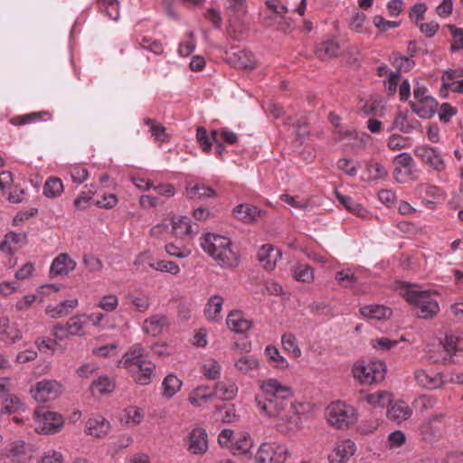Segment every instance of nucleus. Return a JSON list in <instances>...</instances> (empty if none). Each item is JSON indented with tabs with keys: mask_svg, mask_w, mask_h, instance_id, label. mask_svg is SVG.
Segmentation results:
<instances>
[{
	"mask_svg": "<svg viewBox=\"0 0 463 463\" xmlns=\"http://www.w3.org/2000/svg\"><path fill=\"white\" fill-rule=\"evenodd\" d=\"M260 393L256 396V405L265 416L283 417L293 396L291 388L276 378L260 381Z\"/></svg>",
	"mask_w": 463,
	"mask_h": 463,
	"instance_id": "nucleus-1",
	"label": "nucleus"
},
{
	"mask_svg": "<svg viewBox=\"0 0 463 463\" xmlns=\"http://www.w3.org/2000/svg\"><path fill=\"white\" fill-rule=\"evenodd\" d=\"M118 366L128 370L134 382L140 385L149 384L156 375V365L140 344L129 347L119 360Z\"/></svg>",
	"mask_w": 463,
	"mask_h": 463,
	"instance_id": "nucleus-2",
	"label": "nucleus"
},
{
	"mask_svg": "<svg viewBox=\"0 0 463 463\" xmlns=\"http://www.w3.org/2000/svg\"><path fill=\"white\" fill-rule=\"evenodd\" d=\"M401 294L419 318L431 319L439 312L438 301L429 291L421 290L417 285L402 283Z\"/></svg>",
	"mask_w": 463,
	"mask_h": 463,
	"instance_id": "nucleus-3",
	"label": "nucleus"
},
{
	"mask_svg": "<svg viewBox=\"0 0 463 463\" xmlns=\"http://www.w3.org/2000/svg\"><path fill=\"white\" fill-rule=\"evenodd\" d=\"M229 238L214 233H206L200 238L202 249L222 267L238 265V255L231 248Z\"/></svg>",
	"mask_w": 463,
	"mask_h": 463,
	"instance_id": "nucleus-4",
	"label": "nucleus"
},
{
	"mask_svg": "<svg viewBox=\"0 0 463 463\" xmlns=\"http://www.w3.org/2000/svg\"><path fill=\"white\" fill-rule=\"evenodd\" d=\"M326 417L331 426L338 430H346L356 423L358 415L353 406L336 401L326 407Z\"/></svg>",
	"mask_w": 463,
	"mask_h": 463,
	"instance_id": "nucleus-5",
	"label": "nucleus"
},
{
	"mask_svg": "<svg viewBox=\"0 0 463 463\" xmlns=\"http://www.w3.org/2000/svg\"><path fill=\"white\" fill-rule=\"evenodd\" d=\"M63 426L61 415L42 407L34 411V430L39 433L58 432Z\"/></svg>",
	"mask_w": 463,
	"mask_h": 463,
	"instance_id": "nucleus-6",
	"label": "nucleus"
},
{
	"mask_svg": "<svg viewBox=\"0 0 463 463\" xmlns=\"http://www.w3.org/2000/svg\"><path fill=\"white\" fill-rule=\"evenodd\" d=\"M289 455L285 444L279 442L262 443L255 457L256 463H284Z\"/></svg>",
	"mask_w": 463,
	"mask_h": 463,
	"instance_id": "nucleus-7",
	"label": "nucleus"
},
{
	"mask_svg": "<svg viewBox=\"0 0 463 463\" xmlns=\"http://www.w3.org/2000/svg\"><path fill=\"white\" fill-rule=\"evenodd\" d=\"M352 373L360 383L372 384L384 378L385 368L382 362L368 364H356L353 366Z\"/></svg>",
	"mask_w": 463,
	"mask_h": 463,
	"instance_id": "nucleus-8",
	"label": "nucleus"
},
{
	"mask_svg": "<svg viewBox=\"0 0 463 463\" xmlns=\"http://www.w3.org/2000/svg\"><path fill=\"white\" fill-rule=\"evenodd\" d=\"M413 152L415 156H417L423 164L430 166L434 171L438 173L445 171V160L437 147L421 145L417 146Z\"/></svg>",
	"mask_w": 463,
	"mask_h": 463,
	"instance_id": "nucleus-9",
	"label": "nucleus"
},
{
	"mask_svg": "<svg viewBox=\"0 0 463 463\" xmlns=\"http://www.w3.org/2000/svg\"><path fill=\"white\" fill-rule=\"evenodd\" d=\"M62 392V386L54 380L38 382L31 390L33 397L39 402H46L57 399Z\"/></svg>",
	"mask_w": 463,
	"mask_h": 463,
	"instance_id": "nucleus-10",
	"label": "nucleus"
},
{
	"mask_svg": "<svg viewBox=\"0 0 463 463\" xmlns=\"http://www.w3.org/2000/svg\"><path fill=\"white\" fill-rule=\"evenodd\" d=\"M356 450L355 443L350 439L337 440L328 454L329 463H346Z\"/></svg>",
	"mask_w": 463,
	"mask_h": 463,
	"instance_id": "nucleus-11",
	"label": "nucleus"
},
{
	"mask_svg": "<svg viewBox=\"0 0 463 463\" xmlns=\"http://www.w3.org/2000/svg\"><path fill=\"white\" fill-rule=\"evenodd\" d=\"M394 129H398L402 133L411 134L414 131L422 132V126L420 122L415 118H410L407 112H399L394 120L388 129V131H392Z\"/></svg>",
	"mask_w": 463,
	"mask_h": 463,
	"instance_id": "nucleus-12",
	"label": "nucleus"
},
{
	"mask_svg": "<svg viewBox=\"0 0 463 463\" xmlns=\"http://www.w3.org/2000/svg\"><path fill=\"white\" fill-rule=\"evenodd\" d=\"M188 451L193 455H203L208 449V435L204 429L195 428L188 436Z\"/></svg>",
	"mask_w": 463,
	"mask_h": 463,
	"instance_id": "nucleus-13",
	"label": "nucleus"
},
{
	"mask_svg": "<svg viewBox=\"0 0 463 463\" xmlns=\"http://www.w3.org/2000/svg\"><path fill=\"white\" fill-rule=\"evenodd\" d=\"M414 379L420 386L429 390L441 388L446 383L441 373L428 372L423 369L415 371Z\"/></svg>",
	"mask_w": 463,
	"mask_h": 463,
	"instance_id": "nucleus-14",
	"label": "nucleus"
},
{
	"mask_svg": "<svg viewBox=\"0 0 463 463\" xmlns=\"http://www.w3.org/2000/svg\"><path fill=\"white\" fill-rule=\"evenodd\" d=\"M168 326L169 320L165 315L156 314L145 319L142 328L146 334L157 336L163 334L168 328Z\"/></svg>",
	"mask_w": 463,
	"mask_h": 463,
	"instance_id": "nucleus-15",
	"label": "nucleus"
},
{
	"mask_svg": "<svg viewBox=\"0 0 463 463\" xmlns=\"http://www.w3.org/2000/svg\"><path fill=\"white\" fill-rule=\"evenodd\" d=\"M33 448L24 441H16L11 444L7 452V458L14 463H26L33 458Z\"/></svg>",
	"mask_w": 463,
	"mask_h": 463,
	"instance_id": "nucleus-16",
	"label": "nucleus"
},
{
	"mask_svg": "<svg viewBox=\"0 0 463 463\" xmlns=\"http://www.w3.org/2000/svg\"><path fill=\"white\" fill-rule=\"evenodd\" d=\"M76 268V262L67 254H59L52 261L50 269L52 276H65Z\"/></svg>",
	"mask_w": 463,
	"mask_h": 463,
	"instance_id": "nucleus-17",
	"label": "nucleus"
},
{
	"mask_svg": "<svg viewBox=\"0 0 463 463\" xmlns=\"http://www.w3.org/2000/svg\"><path fill=\"white\" fill-rule=\"evenodd\" d=\"M227 326L233 332L243 334L249 331L252 326V322L247 319L242 312L239 310H232L226 319Z\"/></svg>",
	"mask_w": 463,
	"mask_h": 463,
	"instance_id": "nucleus-18",
	"label": "nucleus"
},
{
	"mask_svg": "<svg viewBox=\"0 0 463 463\" xmlns=\"http://www.w3.org/2000/svg\"><path fill=\"white\" fill-rule=\"evenodd\" d=\"M86 429L89 435L102 438L109 433L110 423L104 417L96 415L89 418L86 422Z\"/></svg>",
	"mask_w": 463,
	"mask_h": 463,
	"instance_id": "nucleus-19",
	"label": "nucleus"
},
{
	"mask_svg": "<svg viewBox=\"0 0 463 463\" xmlns=\"http://www.w3.org/2000/svg\"><path fill=\"white\" fill-rule=\"evenodd\" d=\"M172 233L177 238L193 236L197 232L194 231L191 220L187 216H174L171 218Z\"/></svg>",
	"mask_w": 463,
	"mask_h": 463,
	"instance_id": "nucleus-20",
	"label": "nucleus"
},
{
	"mask_svg": "<svg viewBox=\"0 0 463 463\" xmlns=\"http://www.w3.org/2000/svg\"><path fill=\"white\" fill-rule=\"evenodd\" d=\"M412 415V409L403 401L395 402L387 411V418L401 424Z\"/></svg>",
	"mask_w": 463,
	"mask_h": 463,
	"instance_id": "nucleus-21",
	"label": "nucleus"
},
{
	"mask_svg": "<svg viewBox=\"0 0 463 463\" xmlns=\"http://www.w3.org/2000/svg\"><path fill=\"white\" fill-rule=\"evenodd\" d=\"M279 257V251L269 244L263 245L257 253L258 260L262 263L263 268L267 270H272L275 268Z\"/></svg>",
	"mask_w": 463,
	"mask_h": 463,
	"instance_id": "nucleus-22",
	"label": "nucleus"
},
{
	"mask_svg": "<svg viewBox=\"0 0 463 463\" xmlns=\"http://www.w3.org/2000/svg\"><path fill=\"white\" fill-rule=\"evenodd\" d=\"M78 299L71 298L58 303L57 305H49L45 312L52 318H59L67 316L71 310L78 307Z\"/></svg>",
	"mask_w": 463,
	"mask_h": 463,
	"instance_id": "nucleus-23",
	"label": "nucleus"
},
{
	"mask_svg": "<svg viewBox=\"0 0 463 463\" xmlns=\"http://www.w3.org/2000/svg\"><path fill=\"white\" fill-rule=\"evenodd\" d=\"M411 110L421 118H430L437 111L438 102L433 99H425L423 102L410 101Z\"/></svg>",
	"mask_w": 463,
	"mask_h": 463,
	"instance_id": "nucleus-24",
	"label": "nucleus"
},
{
	"mask_svg": "<svg viewBox=\"0 0 463 463\" xmlns=\"http://www.w3.org/2000/svg\"><path fill=\"white\" fill-rule=\"evenodd\" d=\"M360 313L364 317L377 320L388 319L392 315V309L383 305H368L362 307Z\"/></svg>",
	"mask_w": 463,
	"mask_h": 463,
	"instance_id": "nucleus-25",
	"label": "nucleus"
},
{
	"mask_svg": "<svg viewBox=\"0 0 463 463\" xmlns=\"http://www.w3.org/2000/svg\"><path fill=\"white\" fill-rule=\"evenodd\" d=\"M213 392L214 397L220 400L231 401L237 395L238 387L232 381H222L215 384Z\"/></svg>",
	"mask_w": 463,
	"mask_h": 463,
	"instance_id": "nucleus-26",
	"label": "nucleus"
},
{
	"mask_svg": "<svg viewBox=\"0 0 463 463\" xmlns=\"http://www.w3.org/2000/svg\"><path fill=\"white\" fill-rule=\"evenodd\" d=\"M223 305V298L219 295H213L209 299L204 308V316L209 321L217 322L221 320V311Z\"/></svg>",
	"mask_w": 463,
	"mask_h": 463,
	"instance_id": "nucleus-27",
	"label": "nucleus"
},
{
	"mask_svg": "<svg viewBox=\"0 0 463 463\" xmlns=\"http://www.w3.org/2000/svg\"><path fill=\"white\" fill-rule=\"evenodd\" d=\"M234 216L244 223H250L257 220L261 211L250 204H240L233 210Z\"/></svg>",
	"mask_w": 463,
	"mask_h": 463,
	"instance_id": "nucleus-28",
	"label": "nucleus"
},
{
	"mask_svg": "<svg viewBox=\"0 0 463 463\" xmlns=\"http://www.w3.org/2000/svg\"><path fill=\"white\" fill-rule=\"evenodd\" d=\"M234 366L241 373L252 376L259 370L260 362L251 355H243L235 361Z\"/></svg>",
	"mask_w": 463,
	"mask_h": 463,
	"instance_id": "nucleus-29",
	"label": "nucleus"
},
{
	"mask_svg": "<svg viewBox=\"0 0 463 463\" xmlns=\"http://www.w3.org/2000/svg\"><path fill=\"white\" fill-rule=\"evenodd\" d=\"M335 194L339 203L343 204L348 212L362 218H365L367 216L368 211L361 203L354 201L352 197L344 195L338 191H335Z\"/></svg>",
	"mask_w": 463,
	"mask_h": 463,
	"instance_id": "nucleus-30",
	"label": "nucleus"
},
{
	"mask_svg": "<svg viewBox=\"0 0 463 463\" xmlns=\"http://www.w3.org/2000/svg\"><path fill=\"white\" fill-rule=\"evenodd\" d=\"M230 60L239 69L252 70L255 67L254 55L249 51H238L233 53Z\"/></svg>",
	"mask_w": 463,
	"mask_h": 463,
	"instance_id": "nucleus-31",
	"label": "nucleus"
},
{
	"mask_svg": "<svg viewBox=\"0 0 463 463\" xmlns=\"http://www.w3.org/2000/svg\"><path fill=\"white\" fill-rule=\"evenodd\" d=\"M213 397H214L213 390L207 385H201L191 392L188 401L194 406L199 407Z\"/></svg>",
	"mask_w": 463,
	"mask_h": 463,
	"instance_id": "nucleus-32",
	"label": "nucleus"
},
{
	"mask_svg": "<svg viewBox=\"0 0 463 463\" xmlns=\"http://www.w3.org/2000/svg\"><path fill=\"white\" fill-rule=\"evenodd\" d=\"M87 325V315H76L71 317L66 323V335H80L83 334Z\"/></svg>",
	"mask_w": 463,
	"mask_h": 463,
	"instance_id": "nucleus-33",
	"label": "nucleus"
},
{
	"mask_svg": "<svg viewBox=\"0 0 463 463\" xmlns=\"http://www.w3.org/2000/svg\"><path fill=\"white\" fill-rule=\"evenodd\" d=\"M441 345L450 357L463 351V339L453 334H447Z\"/></svg>",
	"mask_w": 463,
	"mask_h": 463,
	"instance_id": "nucleus-34",
	"label": "nucleus"
},
{
	"mask_svg": "<svg viewBox=\"0 0 463 463\" xmlns=\"http://www.w3.org/2000/svg\"><path fill=\"white\" fill-rule=\"evenodd\" d=\"M115 383L107 375L99 376L90 385V391L93 394H108L114 391Z\"/></svg>",
	"mask_w": 463,
	"mask_h": 463,
	"instance_id": "nucleus-35",
	"label": "nucleus"
},
{
	"mask_svg": "<svg viewBox=\"0 0 463 463\" xmlns=\"http://www.w3.org/2000/svg\"><path fill=\"white\" fill-rule=\"evenodd\" d=\"M186 194L191 199L210 198L215 195V191L203 184H190L186 187Z\"/></svg>",
	"mask_w": 463,
	"mask_h": 463,
	"instance_id": "nucleus-36",
	"label": "nucleus"
},
{
	"mask_svg": "<svg viewBox=\"0 0 463 463\" xmlns=\"http://www.w3.org/2000/svg\"><path fill=\"white\" fill-rule=\"evenodd\" d=\"M182 386V381L174 374H168L162 383L163 396L172 398Z\"/></svg>",
	"mask_w": 463,
	"mask_h": 463,
	"instance_id": "nucleus-37",
	"label": "nucleus"
},
{
	"mask_svg": "<svg viewBox=\"0 0 463 463\" xmlns=\"http://www.w3.org/2000/svg\"><path fill=\"white\" fill-rule=\"evenodd\" d=\"M126 298L134 309L140 313L146 312L151 306V299L147 295L129 293L126 296Z\"/></svg>",
	"mask_w": 463,
	"mask_h": 463,
	"instance_id": "nucleus-38",
	"label": "nucleus"
},
{
	"mask_svg": "<svg viewBox=\"0 0 463 463\" xmlns=\"http://www.w3.org/2000/svg\"><path fill=\"white\" fill-rule=\"evenodd\" d=\"M252 447V440L250 435L244 433L241 434L237 439L233 440L231 445V450L233 454L244 455L248 453Z\"/></svg>",
	"mask_w": 463,
	"mask_h": 463,
	"instance_id": "nucleus-39",
	"label": "nucleus"
},
{
	"mask_svg": "<svg viewBox=\"0 0 463 463\" xmlns=\"http://www.w3.org/2000/svg\"><path fill=\"white\" fill-rule=\"evenodd\" d=\"M63 184L60 178H49L43 186V194L48 198H55L63 192Z\"/></svg>",
	"mask_w": 463,
	"mask_h": 463,
	"instance_id": "nucleus-40",
	"label": "nucleus"
},
{
	"mask_svg": "<svg viewBox=\"0 0 463 463\" xmlns=\"http://www.w3.org/2000/svg\"><path fill=\"white\" fill-rule=\"evenodd\" d=\"M338 44L333 41H326L320 43L317 50L316 54L321 60H326L337 55Z\"/></svg>",
	"mask_w": 463,
	"mask_h": 463,
	"instance_id": "nucleus-41",
	"label": "nucleus"
},
{
	"mask_svg": "<svg viewBox=\"0 0 463 463\" xmlns=\"http://www.w3.org/2000/svg\"><path fill=\"white\" fill-rule=\"evenodd\" d=\"M44 117H50V114L46 111L33 112L14 117L10 120V122L14 126H22L26 124H32L39 120H43L44 119Z\"/></svg>",
	"mask_w": 463,
	"mask_h": 463,
	"instance_id": "nucleus-42",
	"label": "nucleus"
},
{
	"mask_svg": "<svg viewBox=\"0 0 463 463\" xmlns=\"http://www.w3.org/2000/svg\"><path fill=\"white\" fill-rule=\"evenodd\" d=\"M265 354L268 359L273 363V366L278 369H284L288 366V361L283 357L277 347L268 345L265 348Z\"/></svg>",
	"mask_w": 463,
	"mask_h": 463,
	"instance_id": "nucleus-43",
	"label": "nucleus"
},
{
	"mask_svg": "<svg viewBox=\"0 0 463 463\" xmlns=\"http://www.w3.org/2000/svg\"><path fill=\"white\" fill-rule=\"evenodd\" d=\"M99 8L112 20L119 16V5L118 0H98Z\"/></svg>",
	"mask_w": 463,
	"mask_h": 463,
	"instance_id": "nucleus-44",
	"label": "nucleus"
},
{
	"mask_svg": "<svg viewBox=\"0 0 463 463\" xmlns=\"http://www.w3.org/2000/svg\"><path fill=\"white\" fill-rule=\"evenodd\" d=\"M369 404L374 407H384L392 401V394L385 391H379L366 396Z\"/></svg>",
	"mask_w": 463,
	"mask_h": 463,
	"instance_id": "nucleus-45",
	"label": "nucleus"
},
{
	"mask_svg": "<svg viewBox=\"0 0 463 463\" xmlns=\"http://www.w3.org/2000/svg\"><path fill=\"white\" fill-rule=\"evenodd\" d=\"M144 123L150 128L151 135L155 137L156 141L165 142L168 140L165 128L162 124L150 118H146Z\"/></svg>",
	"mask_w": 463,
	"mask_h": 463,
	"instance_id": "nucleus-46",
	"label": "nucleus"
},
{
	"mask_svg": "<svg viewBox=\"0 0 463 463\" xmlns=\"http://www.w3.org/2000/svg\"><path fill=\"white\" fill-rule=\"evenodd\" d=\"M148 266L157 271L167 272L176 275L180 272L179 266L172 260H158L156 262H148Z\"/></svg>",
	"mask_w": 463,
	"mask_h": 463,
	"instance_id": "nucleus-47",
	"label": "nucleus"
},
{
	"mask_svg": "<svg viewBox=\"0 0 463 463\" xmlns=\"http://www.w3.org/2000/svg\"><path fill=\"white\" fill-rule=\"evenodd\" d=\"M281 343L284 350L291 353L294 357H299L301 355V350L298 345L296 337L292 334H284L281 338Z\"/></svg>",
	"mask_w": 463,
	"mask_h": 463,
	"instance_id": "nucleus-48",
	"label": "nucleus"
},
{
	"mask_svg": "<svg viewBox=\"0 0 463 463\" xmlns=\"http://www.w3.org/2000/svg\"><path fill=\"white\" fill-rule=\"evenodd\" d=\"M366 172L368 173V180L371 181L384 179L388 175V171L378 162L368 164L366 165Z\"/></svg>",
	"mask_w": 463,
	"mask_h": 463,
	"instance_id": "nucleus-49",
	"label": "nucleus"
},
{
	"mask_svg": "<svg viewBox=\"0 0 463 463\" xmlns=\"http://www.w3.org/2000/svg\"><path fill=\"white\" fill-rule=\"evenodd\" d=\"M335 279L343 288H353L357 282V277L349 269L336 272Z\"/></svg>",
	"mask_w": 463,
	"mask_h": 463,
	"instance_id": "nucleus-50",
	"label": "nucleus"
},
{
	"mask_svg": "<svg viewBox=\"0 0 463 463\" xmlns=\"http://www.w3.org/2000/svg\"><path fill=\"white\" fill-rule=\"evenodd\" d=\"M294 278L298 281L309 283L314 279L313 269L306 264H299L294 269Z\"/></svg>",
	"mask_w": 463,
	"mask_h": 463,
	"instance_id": "nucleus-51",
	"label": "nucleus"
},
{
	"mask_svg": "<svg viewBox=\"0 0 463 463\" xmlns=\"http://www.w3.org/2000/svg\"><path fill=\"white\" fill-rule=\"evenodd\" d=\"M336 166L348 176L353 177L356 175L360 164L350 158H341L337 161Z\"/></svg>",
	"mask_w": 463,
	"mask_h": 463,
	"instance_id": "nucleus-52",
	"label": "nucleus"
},
{
	"mask_svg": "<svg viewBox=\"0 0 463 463\" xmlns=\"http://www.w3.org/2000/svg\"><path fill=\"white\" fill-rule=\"evenodd\" d=\"M203 374L207 379L216 380L221 375L222 367L215 360L206 361L203 365Z\"/></svg>",
	"mask_w": 463,
	"mask_h": 463,
	"instance_id": "nucleus-53",
	"label": "nucleus"
},
{
	"mask_svg": "<svg viewBox=\"0 0 463 463\" xmlns=\"http://www.w3.org/2000/svg\"><path fill=\"white\" fill-rule=\"evenodd\" d=\"M141 48L147 50L156 55L163 53L164 47L161 42L157 40H153L152 38L144 36L138 41Z\"/></svg>",
	"mask_w": 463,
	"mask_h": 463,
	"instance_id": "nucleus-54",
	"label": "nucleus"
},
{
	"mask_svg": "<svg viewBox=\"0 0 463 463\" xmlns=\"http://www.w3.org/2000/svg\"><path fill=\"white\" fill-rule=\"evenodd\" d=\"M410 138L400 134H392L390 136L387 146L391 150H401L409 146Z\"/></svg>",
	"mask_w": 463,
	"mask_h": 463,
	"instance_id": "nucleus-55",
	"label": "nucleus"
},
{
	"mask_svg": "<svg viewBox=\"0 0 463 463\" xmlns=\"http://www.w3.org/2000/svg\"><path fill=\"white\" fill-rule=\"evenodd\" d=\"M394 162L405 169L406 175H411L414 168V160L409 153H401L394 157Z\"/></svg>",
	"mask_w": 463,
	"mask_h": 463,
	"instance_id": "nucleus-56",
	"label": "nucleus"
},
{
	"mask_svg": "<svg viewBox=\"0 0 463 463\" xmlns=\"http://www.w3.org/2000/svg\"><path fill=\"white\" fill-rule=\"evenodd\" d=\"M448 28L454 38V43L450 46V51L456 52L463 49V31L453 24H449Z\"/></svg>",
	"mask_w": 463,
	"mask_h": 463,
	"instance_id": "nucleus-57",
	"label": "nucleus"
},
{
	"mask_svg": "<svg viewBox=\"0 0 463 463\" xmlns=\"http://www.w3.org/2000/svg\"><path fill=\"white\" fill-rule=\"evenodd\" d=\"M393 65L396 67L397 71H409L414 66V61L411 59L400 55L393 54Z\"/></svg>",
	"mask_w": 463,
	"mask_h": 463,
	"instance_id": "nucleus-58",
	"label": "nucleus"
},
{
	"mask_svg": "<svg viewBox=\"0 0 463 463\" xmlns=\"http://www.w3.org/2000/svg\"><path fill=\"white\" fill-rule=\"evenodd\" d=\"M3 410L7 413H13L20 410L23 406L19 398L14 395H6L4 398Z\"/></svg>",
	"mask_w": 463,
	"mask_h": 463,
	"instance_id": "nucleus-59",
	"label": "nucleus"
},
{
	"mask_svg": "<svg viewBox=\"0 0 463 463\" xmlns=\"http://www.w3.org/2000/svg\"><path fill=\"white\" fill-rule=\"evenodd\" d=\"M143 415L139 409L135 407H129L124 411L122 420H125L126 423L131 425H137L141 422Z\"/></svg>",
	"mask_w": 463,
	"mask_h": 463,
	"instance_id": "nucleus-60",
	"label": "nucleus"
},
{
	"mask_svg": "<svg viewBox=\"0 0 463 463\" xmlns=\"http://www.w3.org/2000/svg\"><path fill=\"white\" fill-rule=\"evenodd\" d=\"M98 306L107 312H112L118 306V298L113 294L106 295L99 299Z\"/></svg>",
	"mask_w": 463,
	"mask_h": 463,
	"instance_id": "nucleus-61",
	"label": "nucleus"
},
{
	"mask_svg": "<svg viewBox=\"0 0 463 463\" xmlns=\"http://www.w3.org/2000/svg\"><path fill=\"white\" fill-rule=\"evenodd\" d=\"M196 139L203 152H210L213 142L208 137L207 131L203 127H199L196 130Z\"/></svg>",
	"mask_w": 463,
	"mask_h": 463,
	"instance_id": "nucleus-62",
	"label": "nucleus"
},
{
	"mask_svg": "<svg viewBox=\"0 0 463 463\" xmlns=\"http://www.w3.org/2000/svg\"><path fill=\"white\" fill-rule=\"evenodd\" d=\"M83 263L90 272H99L103 268L101 260L91 254L83 256Z\"/></svg>",
	"mask_w": 463,
	"mask_h": 463,
	"instance_id": "nucleus-63",
	"label": "nucleus"
},
{
	"mask_svg": "<svg viewBox=\"0 0 463 463\" xmlns=\"http://www.w3.org/2000/svg\"><path fill=\"white\" fill-rule=\"evenodd\" d=\"M406 442V436L402 430H394L388 435V443L391 449L400 448Z\"/></svg>",
	"mask_w": 463,
	"mask_h": 463,
	"instance_id": "nucleus-64",
	"label": "nucleus"
}]
</instances>
